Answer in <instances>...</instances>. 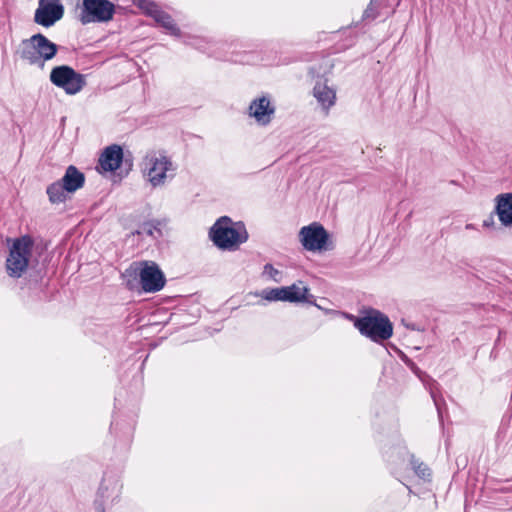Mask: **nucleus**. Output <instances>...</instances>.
I'll list each match as a JSON object with an SVG mask.
<instances>
[{
    "instance_id": "obj_1",
    "label": "nucleus",
    "mask_w": 512,
    "mask_h": 512,
    "mask_svg": "<svg viewBox=\"0 0 512 512\" xmlns=\"http://www.w3.org/2000/svg\"><path fill=\"white\" fill-rule=\"evenodd\" d=\"M138 265V269L130 267L122 275L123 277H133L126 281L128 289L135 290L139 284L144 292L155 293L165 286L166 278L158 264L153 261H142Z\"/></svg>"
},
{
    "instance_id": "obj_2",
    "label": "nucleus",
    "mask_w": 512,
    "mask_h": 512,
    "mask_svg": "<svg viewBox=\"0 0 512 512\" xmlns=\"http://www.w3.org/2000/svg\"><path fill=\"white\" fill-rule=\"evenodd\" d=\"M57 51L58 46L39 33L22 40L17 53L22 60L42 69L46 61L55 57Z\"/></svg>"
},
{
    "instance_id": "obj_3",
    "label": "nucleus",
    "mask_w": 512,
    "mask_h": 512,
    "mask_svg": "<svg viewBox=\"0 0 512 512\" xmlns=\"http://www.w3.org/2000/svg\"><path fill=\"white\" fill-rule=\"evenodd\" d=\"M210 237L214 244L222 249H233L244 243L248 234L241 223H233L230 218L221 217L212 226Z\"/></svg>"
},
{
    "instance_id": "obj_4",
    "label": "nucleus",
    "mask_w": 512,
    "mask_h": 512,
    "mask_svg": "<svg viewBox=\"0 0 512 512\" xmlns=\"http://www.w3.org/2000/svg\"><path fill=\"white\" fill-rule=\"evenodd\" d=\"M354 325L362 335L378 343L389 339L393 334L392 323L386 315L377 310H371L357 318Z\"/></svg>"
},
{
    "instance_id": "obj_5",
    "label": "nucleus",
    "mask_w": 512,
    "mask_h": 512,
    "mask_svg": "<svg viewBox=\"0 0 512 512\" xmlns=\"http://www.w3.org/2000/svg\"><path fill=\"white\" fill-rule=\"evenodd\" d=\"M33 246L34 241L28 235L14 240L6 259V269L9 276L19 278L23 275L28 268Z\"/></svg>"
},
{
    "instance_id": "obj_6",
    "label": "nucleus",
    "mask_w": 512,
    "mask_h": 512,
    "mask_svg": "<svg viewBox=\"0 0 512 512\" xmlns=\"http://www.w3.org/2000/svg\"><path fill=\"white\" fill-rule=\"evenodd\" d=\"M115 13V5L109 0H83L79 7L78 20L81 24L110 21Z\"/></svg>"
},
{
    "instance_id": "obj_7",
    "label": "nucleus",
    "mask_w": 512,
    "mask_h": 512,
    "mask_svg": "<svg viewBox=\"0 0 512 512\" xmlns=\"http://www.w3.org/2000/svg\"><path fill=\"white\" fill-rule=\"evenodd\" d=\"M50 81L69 95L80 92L86 84L84 75L67 65L54 67L50 73Z\"/></svg>"
},
{
    "instance_id": "obj_8",
    "label": "nucleus",
    "mask_w": 512,
    "mask_h": 512,
    "mask_svg": "<svg viewBox=\"0 0 512 512\" xmlns=\"http://www.w3.org/2000/svg\"><path fill=\"white\" fill-rule=\"evenodd\" d=\"M329 235L319 223H312L300 229L299 239L308 251H321L327 249Z\"/></svg>"
},
{
    "instance_id": "obj_9",
    "label": "nucleus",
    "mask_w": 512,
    "mask_h": 512,
    "mask_svg": "<svg viewBox=\"0 0 512 512\" xmlns=\"http://www.w3.org/2000/svg\"><path fill=\"white\" fill-rule=\"evenodd\" d=\"M147 177L152 186L164 184L167 172L174 170L172 162L166 156H151L146 159Z\"/></svg>"
},
{
    "instance_id": "obj_10",
    "label": "nucleus",
    "mask_w": 512,
    "mask_h": 512,
    "mask_svg": "<svg viewBox=\"0 0 512 512\" xmlns=\"http://www.w3.org/2000/svg\"><path fill=\"white\" fill-rule=\"evenodd\" d=\"M274 113L275 108L266 96L254 99L249 106V115L261 125L270 123Z\"/></svg>"
},
{
    "instance_id": "obj_11",
    "label": "nucleus",
    "mask_w": 512,
    "mask_h": 512,
    "mask_svg": "<svg viewBox=\"0 0 512 512\" xmlns=\"http://www.w3.org/2000/svg\"><path fill=\"white\" fill-rule=\"evenodd\" d=\"M141 8L171 35L180 36V29L174 23L172 17L168 13L160 10L155 3L144 2L141 4Z\"/></svg>"
},
{
    "instance_id": "obj_12",
    "label": "nucleus",
    "mask_w": 512,
    "mask_h": 512,
    "mask_svg": "<svg viewBox=\"0 0 512 512\" xmlns=\"http://www.w3.org/2000/svg\"><path fill=\"white\" fill-rule=\"evenodd\" d=\"M123 160V150L119 145H111L102 152L97 169L101 172H113Z\"/></svg>"
},
{
    "instance_id": "obj_13",
    "label": "nucleus",
    "mask_w": 512,
    "mask_h": 512,
    "mask_svg": "<svg viewBox=\"0 0 512 512\" xmlns=\"http://www.w3.org/2000/svg\"><path fill=\"white\" fill-rule=\"evenodd\" d=\"M63 5H43L39 3L35 11L34 21L44 27H50L63 17Z\"/></svg>"
},
{
    "instance_id": "obj_14",
    "label": "nucleus",
    "mask_w": 512,
    "mask_h": 512,
    "mask_svg": "<svg viewBox=\"0 0 512 512\" xmlns=\"http://www.w3.org/2000/svg\"><path fill=\"white\" fill-rule=\"evenodd\" d=\"M495 202V213L501 224L505 227H512V193L497 195Z\"/></svg>"
},
{
    "instance_id": "obj_15",
    "label": "nucleus",
    "mask_w": 512,
    "mask_h": 512,
    "mask_svg": "<svg viewBox=\"0 0 512 512\" xmlns=\"http://www.w3.org/2000/svg\"><path fill=\"white\" fill-rule=\"evenodd\" d=\"M313 95L326 114L335 104L336 92L333 88L329 87L325 81L316 82L313 88Z\"/></svg>"
},
{
    "instance_id": "obj_16",
    "label": "nucleus",
    "mask_w": 512,
    "mask_h": 512,
    "mask_svg": "<svg viewBox=\"0 0 512 512\" xmlns=\"http://www.w3.org/2000/svg\"><path fill=\"white\" fill-rule=\"evenodd\" d=\"M61 182L68 193H73L84 185L85 176L75 166L70 165L67 167Z\"/></svg>"
},
{
    "instance_id": "obj_17",
    "label": "nucleus",
    "mask_w": 512,
    "mask_h": 512,
    "mask_svg": "<svg viewBox=\"0 0 512 512\" xmlns=\"http://www.w3.org/2000/svg\"><path fill=\"white\" fill-rule=\"evenodd\" d=\"M121 488L122 485L117 476L105 474L99 488V495L102 498H117Z\"/></svg>"
},
{
    "instance_id": "obj_18",
    "label": "nucleus",
    "mask_w": 512,
    "mask_h": 512,
    "mask_svg": "<svg viewBox=\"0 0 512 512\" xmlns=\"http://www.w3.org/2000/svg\"><path fill=\"white\" fill-rule=\"evenodd\" d=\"M286 301L288 302H311L309 299L313 297L309 295V288L303 282L294 283L290 286L284 287Z\"/></svg>"
},
{
    "instance_id": "obj_19",
    "label": "nucleus",
    "mask_w": 512,
    "mask_h": 512,
    "mask_svg": "<svg viewBox=\"0 0 512 512\" xmlns=\"http://www.w3.org/2000/svg\"><path fill=\"white\" fill-rule=\"evenodd\" d=\"M66 193L68 192L61 181L54 182L47 188V194L52 203H61L65 201Z\"/></svg>"
},
{
    "instance_id": "obj_20",
    "label": "nucleus",
    "mask_w": 512,
    "mask_h": 512,
    "mask_svg": "<svg viewBox=\"0 0 512 512\" xmlns=\"http://www.w3.org/2000/svg\"><path fill=\"white\" fill-rule=\"evenodd\" d=\"M285 293L287 292L284 287L273 288L264 290L262 297L268 301H286Z\"/></svg>"
},
{
    "instance_id": "obj_21",
    "label": "nucleus",
    "mask_w": 512,
    "mask_h": 512,
    "mask_svg": "<svg viewBox=\"0 0 512 512\" xmlns=\"http://www.w3.org/2000/svg\"><path fill=\"white\" fill-rule=\"evenodd\" d=\"M138 235H147L150 237H156L155 233L160 235V229L152 222L142 223L135 232Z\"/></svg>"
},
{
    "instance_id": "obj_22",
    "label": "nucleus",
    "mask_w": 512,
    "mask_h": 512,
    "mask_svg": "<svg viewBox=\"0 0 512 512\" xmlns=\"http://www.w3.org/2000/svg\"><path fill=\"white\" fill-rule=\"evenodd\" d=\"M376 0H371L370 5L363 13L364 20H374L377 17V12L375 9Z\"/></svg>"
},
{
    "instance_id": "obj_23",
    "label": "nucleus",
    "mask_w": 512,
    "mask_h": 512,
    "mask_svg": "<svg viewBox=\"0 0 512 512\" xmlns=\"http://www.w3.org/2000/svg\"><path fill=\"white\" fill-rule=\"evenodd\" d=\"M414 469H415V472L423 478L430 476L429 468L426 465H424L423 463H420L419 465L414 466Z\"/></svg>"
},
{
    "instance_id": "obj_24",
    "label": "nucleus",
    "mask_w": 512,
    "mask_h": 512,
    "mask_svg": "<svg viewBox=\"0 0 512 512\" xmlns=\"http://www.w3.org/2000/svg\"><path fill=\"white\" fill-rule=\"evenodd\" d=\"M264 274L275 279L276 276L279 274V271L277 269H275L272 264H266L264 266Z\"/></svg>"
},
{
    "instance_id": "obj_25",
    "label": "nucleus",
    "mask_w": 512,
    "mask_h": 512,
    "mask_svg": "<svg viewBox=\"0 0 512 512\" xmlns=\"http://www.w3.org/2000/svg\"><path fill=\"white\" fill-rule=\"evenodd\" d=\"M39 3H43V5H61L60 0H40Z\"/></svg>"
},
{
    "instance_id": "obj_26",
    "label": "nucleus",
    "mask_w": 512,
    "mask_h": 512,
    "mask_svg": "<svg viewBox=\"0 0 512 512\" xmlns=\"http://www.w3.org/2000/svg\"><path fill=\"white\" fill-rule=\"evenodd\" d=\"M431 395H432V398H433V400H434V403H435V405H436V407H437L438 414H439V416L441 417V411H440V407H439L438 401L436 400L435 395H434V393H433V392L431 393Z\"/></svg>"
},
{
    "instance_id": "obj_27",
    "label": "nucleus",
    "mask_w": 512,
    "mask_h": 512,
    "mask_svg": "<svg viewBox=\"0 0 512 512\" xmlns=\"http://www.w3.org/2000/svg\"><path fill=\"white\" fill-rule=\"evenodd\" d=\"M474 228V225L473 224H467L466 225V229H473Z\"/></svg>"
},
{
    "instance_id": "obj_28",
    "label": "nucleus",
    "mask_w": 512,
    "mask_h": 512,
    "mask_svg": "<svg viewBox=\"0 0 512 512\" xmlns=\"http://www.w3.org/2000/svg\"><path fill=\"white\" fill-rule=\"evenodd\" d=\"M490 225H491V223H490V222H488V221H484V223H483V226H485V227H488V226H490Z\"/></svg>"
}]
</instances>
